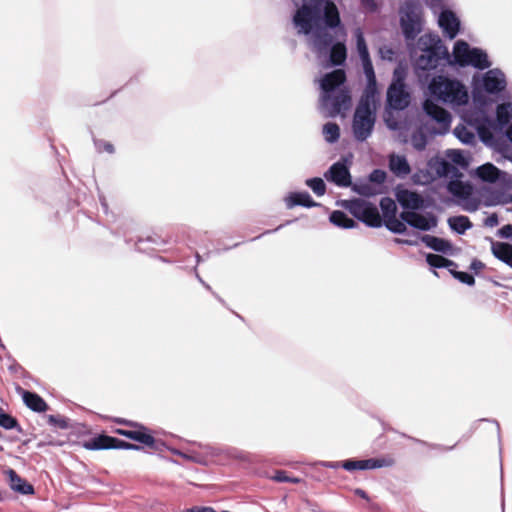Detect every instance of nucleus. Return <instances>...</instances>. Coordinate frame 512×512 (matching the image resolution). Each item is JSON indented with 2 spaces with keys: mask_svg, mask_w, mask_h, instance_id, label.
<instances>
[{
  "mask_svg": "<svg viewBox=\"0 0 512 512\" xmlns=\"http://www.w3.org/2000/svg\"><path fill=\"white\" fill-rule=\"evenodd\" d=\"M298 34L308 37L309 45L326 67L345 64V30L337 6L331 0H302L293 15Z\"/></svg>",
  "mask_w": 512,
  "mask_h": 512,
  "instance_id": "obj_1",
  "label": "nucleus"
},
{
  "mask_svg": "<svg viewBox=\"0 0 512 512\" xmlns=\"http://www.w3.org/2000/svg\"><path fill=\"white\" fill-rule=\"evenodd\" d=\"M428 90L430 98L423 102V110L440 124L441 131L438 133L443 134L449 130L452 117L436 101L452 106H464L469 101L468 91L459 80L443 75L434 76L428 85Z\"/></svg>",
  "mask_w": 512,
  "mask_h": 512,
  "instance_id": "obj_2",
  "label": "nucleus"
},
{
  "mask_svg": "<svg viewBox=\"0 0 512 512\" xmlns=\"http://www.w3.org/2000/svg\"><path fill=\"white\" fill-rule=\"evenodd\" d=\"M345 82L346 73L343 69L326 73L320 80L319 110L325 117H336L350 108L351 96Z\"/></svg>",
  "mask_w": 512,
  "mask_h": 512,
  "instance_id": "obj_3",
  "label": "nucleus"
},
{
  "mask_svg": "<svg viewBox=\"0 0 512 512\" xmlns=\"http://www.w3.org/2000/svg\"><path fill=\"white\" fill-rule=\"evenodd\" d=\"M410 55L415 59V68L422 71L436 69L442 62L451 63V55L442 43L439 35L425 33L421 35L416 44L409 46Z\"/></svg>",
  "mask_w": 512,
  "mask_h": 512,
  "instance_id": "obj_4",
  "label": "nucleus"
},
{
  "mask_svg": "<svg viewBox=\"0 0 512 512\" xmlns=\"http://www.w3.org/2000/svg\"><path fill=\"white\" fill-rule=\"evenodd\" d=\"M376 122L375 98L371 93L362 95L352 120V132L359 142L366 141L372 134Z\"/></svg>",
  "mask_w": 512,
  "mask_h": 512,
  "instance_id": "obj_5",
  "label": "nucleus"
},
{
  "mask_svg": "<svg viewBox=\"0 0 512 512\" xmlns=\"http://www.w3.org/2000/svg\"><path fill=\"white\" fill-rule=\"evenodd\" d=\"M476 176L483 182L499 186V189L492 192V200L495 204H504L510 200V196L506 193L509 186L507 173L492 163H485L476 169Z\"/></svg>",
  "mask_w": 512,
  "mask_h": 512,
  "instance_id": "obj_6",
  "label": "nucleus"
},
{
  "mask_svg": "<svg viewBox=\"0 0 512 512\" xmlns=\"http://www.w3.org/2000/svg\"><path fill=\"white\" fill-rule=\"evenodd\" d=\"M349 211L354 218L368 227L380 228L383 225V219L380 216L377 206L371 202L355 199L351 201Z\"/></svg>",
  "mask_w": 512,
  "mask_h": 512,
  "instance_id": "obj_7",
  "label": "nucleus"
},
{
  "mask_svg": "<svg viewBox=\"0 0 512 512\" xmlns=\"http://www.w3.org/2000/svg\"><path fill=\"white\" fill-rule=\"evenodd\" d=\"M118 423H122L133 427H139L138 430L117 429L116 433L121 436H124L138 443L144 444L156 451H162L163 447L165 446L162 440L155 439L152 435L148 434L146 432V427H144L143 425H139L128 420H118Z\"/></svg>",
  "mask_w": 512,
  "mask_h": 512,
  "instance_id": "obj_8",
  "label": "nucleus"
},
{
  "mask_svg": "<svg viewBox=\"0 0 512 512\" xmlns=\"http://www.w3.org/2000/svg\"><path fill=\"white\" fill-rule=\"evenodd\" d=\"M351 156L342 157L339 161L335 162L324 173L327 181L339 186L349 187L352 183L350 174Z\"/></svg>",
  "mask_w": 512,
  "mask_h": 512,
  "instance_id": "obj_9",
  "label": "nucleus"
},
{
  "mask_svg": "<svg viewBox=\"0 0 512 512\" xmlns=\"http://www.w3.org/2000/svg\"><path fill=\"white\" fill-rule=\"evenodd\" d=\"M410 95L405 86L390 84L387 89V105L393 110H404L409 105Z\"/></svg>",
  "mask_w": 512,
  "mask_h": 512,
  "instance_id": "obj_10",
  "label": "nucleus"
},
{
  "mask_svg": "<svg viewBox=\"0 0 512 512\" xmlns=\"http://www.w3.org/2000/svg\"><path fill=\"white\" fill-rule=\"evenodd\" d=\"M482 82L484 90L489 94H498L506 88L505 74L498 68L488 70Z\"/></svg>",
  "mask_w": 512,
  "mask_h": 512,
  "instance_id": "obj_11",
  "label": "nucleus"
},
{
  "mask_svg": "<svg viewBox=\"0 0 512 512\" xmlns=\"http://www.w3.org/2000/svg\"><path fill=\"white\" fill-rule=\"evenodd\" d=\"M439 27L449 38L454 39L460 30V20L454 12L449 9H442L438 17Z\"/></svg>",
  "mask_w": 512,
  "mask_h": 512,
  "instance_id": "obj_12",
  "label": "nucleus"
},
{
  "mask_svg": "<svg viewBox=\"0 0 512 512\" xmlns=\"http://www.w3.org/2000/svg\"><path fill=\"white\" fill-rule=\"evenodd\" d=\"M403 37L408 46L417 38L424 27V20L408 19L399 17Z\"/></svg>",
  "mask_w": 512,
  "mask_h": 512,
  "instance_id": "obj_13",
  "label": "nucleus"
},
{
  "mask_svg": "<svg viewBox=\"0 0 512 512\" xmlns=\"http://www.w3.org/2000/svg\"><path fill=\"white\" fill-rule=\"evenodd\" d=\"M398 203L406 210H419L423 207L424 200L421 195L410 190H400L396 194Z\"/></svg>",
  "mask_w": 512,
  "mask_h": 512,
  "instance_id": "obj_14",
  "label": "nucleus"
},
{
  "mask_svg": "<svg viewBox=\"0 0 512 512\" xmlns=\"http://www.w3.org/2000/svg\"><path fill=\"white\" fill-rule=\"evenodd\" d=\"M388 166L390 171L398 178H404L411 172V167L404 155L390 154Z\"/></svg>",
  "mask_w": 512,
  "mask_h": 512,
  "instance_id": "obj_15",
  "label": "nucleus"
},
{
  "mask_svg": "<svg viewBox=\"0 0 512 512\" xmlns=\"http://www.w3.org/2000/svg\"><path fill=\"white\" fill-rule=\"evenodd\" d=\"M6 474L8 476L9 486L13 491L22 495L34 494L35 490L33 485H31L25 479L20 477L15 470L8 469L6 471Z\"/></svg>",
  "mask_w": 512,
  "mask_h": 512,
  "instance_id": "obj_16",
  "label": "nucleus"
},
{
  "mask_svg": "<svg viewBox=\"0 0 512 512\" xmlns=\"http://www.w3.org/2000/svg\"><path fill=\"white\" fill-rule=\"evenodd\" d=\"M285 203L288 209L295 206H302L305 208H312L320 204L315 202L307 191L292 192L285 198Z\"/></svg>",
  "mask_w": 512,
  "mask_h": 512,
  "instance_id": "obj_17",
  "label": "nucleus"
},
{
  "mask_svg": "<svg viewBox=\"0 0 512 512\" xmlns=\"http://www.w3.org/2000/svg\"><path fill=\"white\" fill-rule=\"evenodd\" d=\"M437 224L438 219L433 213L427 212L425 215H422L415 211L410 227L420 231H430L434 229Z\"/></svg>",
  "mask_w": 512,
  "mask_h": 512,
  "instance_id": "obj_18",
  "label": "nucleus"
},
{
  "mask_svg": "<svg viewBox=\"0 0 512 512\" xmlns=\"http://www.w3.org/2000/svg\"><path fill=\"white\" fill-rule=\"evenodd\" d=\"M399 16L408 19L424 20L420 0H405L399 9Z\"/></svg>",
  "mask_w": 512,
  "mask_h": 512,
  "instance_id": "obj_19",
  "label": "nucleus"
},
{
  "mask_svg": "<svg viewBox=\"0 0 512 512\" xmlns=\"http://www.w3.org/2000/svg\"><path fill=\"white\" fill-rule=\"evenodd\" d=\"M491 252L495 258L512 268V244L491 240Z\"/></svg>",
  "mask_w": 512,
  "mask_h": 512,
  "instance_id": "obj_20",
  "label": "nucleus"
},
{
  "mask_svg": "<svg viewBox=\"0 0 512 512\" xmlns=\"http://www.w3.org/2000/svg\"><path fill=\"white\" fill-rule=\"evenodd\" d=\"M491 62L488 59L487 53L481 49L474 47L470 52V56L467 61H465L466 66H472L478 70H485L491 66Z\"/></svg>",
  "mask_w": 512,
  "mask_h": 512,
  "instance_id": "obj_21",
  "label": "nucleus"
},
{
  "mask_svg": "<svg viewBox=\"0 0 512 512\" xmlns=\"http://www.w3.org/2000/svg\"><path fill=\"white\" fill-rule=\"evenodd\" d=\"M420 240L435 252L446 254L452 249V244L448 240L436 236L425 234L420 237Z\"/></svg>",
  "mask_w": 512,
  "mask_h": 512,
  "instance_id": "obj_22",
  "label": "nucleus"
},
{
  "mask_svg": "<svg viewBox=\"0 0 512 512\" xmlns=\"http://www.w3.org/2000/svg\"><path fill=\"white\" fill-rule=\"evenodd\" d=\"M472 48L464 40H458L453 48V60L450 64H456L460 67H465V61L468 60Z\"/></svg>",
  "mask_w": 512,
  "mask_h": 512,
  "instance_id": "obj_23",
  "label": "nucleus"
},
{
  "mask_svg": "<svg viewBox=\"0 0 512 512\" xmlns=\"http://www.w3.org/2000/svg\"><path fill=\"white\" fill-rule=\"evenodd\" d=\"M363 72L367 79V87L364 91L363 95H368L371 93L372 98H375V94L377 92L376 89V75L374 71V67L371 61V58L361 59Z\"/></svg>",
  "mask_w": 512,
  "mask_h": 512,
  "instance_id": "obj_24",
  "label": "nucleus"
},
{
  "mask_svg": "<svg viewBox=\"0 0 512 512\" xmlns=\"http://www.w3.org/2000/svg\"><path fill=\"white\" fill-rule=\"evenodd\" d=\"M22 398L25 405L34 412H45L48 409L47 403L38 394L24 390Z\"/></svg>",
  "mask_w": 512,
  "mask_h": 512,
  "instance_id": "obj_25",
  "label": "nucleus"
},
{
  "mask_svg": "<svg viewBox=\"0 0 512 512\" xmlns=\"http://www.w3.org/2000/svg\"><path fill=\"white\" fill-rule=\"evenodd\" d=\"M84 447L88 450H104L112 449L113 437L105 434L97 435L84 443Z\"/></svg>",
  "mask_w": 512,
  "mask_h": 512,
  "instance_id": "obj_26",
  "label": "nucleus"
},
{
  "mask_svg": "<svg viewBox=\"0 0 512 512\" xmlns=\"http://www.w3.org/2000/svg\"><path fill=\"white\" fill-rule=\"evenodd\" d=\"M447 190L453 196L461 199H466L471 194L470 185L458 179H451L447 184Z\"/></svg>",
  "mask_w": 512,
  "mask_h": 512,
  "instance_id": "obj_27",
  "label": "nucleus"
},
{
  "mask_svg": "<svg viewBox=\"0 0 512 512\" xmlns=\"http://www.w3.org/2000/svg\"><path fill=\"white\" fill-rule=\"evenodd\" d=\"M330 222L340 228L351 229L357 226V222L341 210H335L330 214Z\"/></svg>",
  "mask_w": 512,
  "mask_h": 512,
  "instance_id": "obj_28",
  "label": "nucleus"
},
{
  "mask_svg": "<svg viewBox=\"0 0 512 512\" xmlns=\"http://www.w3.org/2000/svg\"><path fill=\"white\" fill-rule=\"evenodd\" d=\"M447 223L451 230L459 235L464 234L467 230L472 228L473 224L467 216H451L448 218Z\"/></svg>",
  "mask_w": 512,
  "mask_h": 512,
  "instance_id": "obj_29",
  "label": "nucleus"
},
{
  "mask_svg": "<svg viewBox=\"0 0 512 512\" xmlns=\"http://www.w3.org/2000/svg\"><path fill=\"white\" fill-rule=\"evenodd\" d=\"M512 119V104H499L496 109V123L500 129L508 128Z\"/></svg>",
  "mask_w": 512,
  "mask_h": 512,
  "instance_id": "obj_30",
  "label": "nucleus"
},
{
  "mask_svg": "<svg viewBox=\"0 0 512 512\" xmlns=\"http://www.w3.org/2000/svg\"><path fill=\"white\" fill-rule=\"evenodd\" d=\"M426 262L433 268L458 267L454 261L433 253L426 254Z\"/></svg>",
  "mask_w": 512,
  "mask_h": 512,
  "instance_id": "obj_31",
  "label": "nucleus"
},
{
  "mask_svg": "<svg viewBox=\"0 0 512 512\" xmlns=\"http://www.w3.org/2000/svg\"><path fill=\"white\" fill-rule=\"evenodd\" d=\"M383 224L385 227L394 234H407V226L396 218V215L393 217H390L386 220H383Z\"/></svg>",
  "mask_w": 512,
  "mask_h": 512,
  "instance_id": "obj_32",
  "label": "nucleus"
},
{
  "mask_svg": "<svg viewBox=\"0 0 512 512\" xmlns=\"http://www.w3.org/2000/svg\"><path fill=\"white\" fill-rule=\"evenodd\" d=\"M453 133L463 144H472L475 140L474 133L463 124L457 125Z\"/></svg>",
  "mask_w": 512,
  "mask_h": 512,
  "instance_id": "obj_33",
  "label": "nucleus"
},
{
  "mask_svg": "<svg viewBox=\"0 0 512 512\" xmlns=\"http://www.w3.org/2000/svg\"><path fill=\"white\" fill-rule=\"evenodd\" d=\"M380 208L383 214V220L393 217L397 213V206L395 201L390 197H383L380 200Z\"/></svg>",
  "mask_w": 512,
  "mask_h": 512,
  "instance_id": "obj_34",
  "label": "nucleus"
},
{
  "mask_svg": "<svg viewBox=\"0 0 512 512\" xmlns=\"http://www.w3.org/2000/svg\"><path fill=\"white\" fill-rule=\"evenodd\" d=\"M394 464V460L391 458H369L364 459V470H372L382 467H391Z\"/></svg>",
  "mask_w": 512,
  "mask_h": 512,
  "instance_id": "obj_35",
  "label": "nucleus"
},
{
  "mask_svg": "<svg viewBox=\"0 0 512 512\" xmlns=\"http://www.w3.org/2000/svg\"><path fill=\"white\" fill-rule=\"evenodd\" d=\"M323 135L328 143H335L340 137V128L334 122H328L323 126Z\"/></svg>",
  "mask_w": 512,
  "mask_h": 512,
  "instance_id": "obj_36",
  "label": "nucleus"
},
{
  "mask_svg": "<svg viewBox=\"0 0 512 512\" xmlns=\"http://www.w3.org/2000/svg\"><path fill=\"white\" fill-rule=\"evenodd\" d=\"M428 143L427 136L422 129L414 131L411 135V144L417 151H422Z\"/></svg>",
  "mask_w": 512,
  "mask_h": 512,
  "instance_id": "obj_37",
  "label": "nucleus"
},
{
  "mask_svg": "<svg viewBox=\"0 0 512 512\" xmlns=\"http://www.w3.org/2000/svg\"><path fill=\"white\" fill-rule=\"evenodd\" d=\"M355 38H356V48H357V52L360 57V60L369 58L370 54H369L368 47H367V44H366V41H365V38H364V35H363L361 29H359V28L356 29Z\"/></svg>",
  "mask_w": 512,
  "mask_h": 512,
  "instance_id": "obj_38",
  "label": "nucleus"
},
{
  "mask_svg": "<svg viewBox=\"0 0 512 512\" xmlns=\"http://www.w3.org/2000/svg\"><path fill=\"white\" fill-rule=\"evenodd\" d=\"M0 426L7 430L16 429L19 432H21V430H22L17 419L11 415L5 413L1 409H0Z\"/></svg>",
  "mask_w": 512,
  "mask_h": 512,
  "instance_id": "obj_39",
  "label": "nucleus"
},
{
  "mask_svg": "<svg viewBox=\"0 0 512 512\" xmlns=\"http://www.w3.org/2000/svg\"><path fill=\"white\" fill-rule=\"evenodd\" d=\"M306 185L312 189L317 196H322L326 192V184L320 177H313L306 180Z\"/></svg>",
  "mask_w": 512,
  "mask_h": 512,
  "instance_id": "obj_40",
  "label": "nucleus"
},
{
  "mask_svg": "<svg viewBox=\"0 0 512 512\" xmlns=\"http://www.w3.org/2000/svg\"><path fill=\"white\" fill-rule=\"evenodd\" d=\"M436 173L440 177H447L451 174L455 175L457 173V169L450 162L441 159L437 162Z\"/></svg>",
  "mask_w": 512,
  "mask_h": 512,
  "instance_id": "obj_41",
  "label": "nucleus"
},
{
  "mask_svg": "<svg viewBox=\"0 0 512 512\" xmlns=\"http://www.w3.org/2000/svg\"><path fill=\"white\" fill-rule=\"evenodd\" d=\"M146 242L156 246L165 244V241L159 236H148L146 238L139 237L135 243L136 250L140 252L146 251V249L142 247V244Z\"/></svg>",
  "mask_w": 512,
  "mask_h": 512,
  "instance_id": "obj_42",
  "label": "nucleus"
},
{
  "mask_svg": "<svg viewBox=\"0 0 512 512\" xmlns=\"http://www.w3.org/2000/svg\"><path fill=\"white\" fill-rule=\"evenodd\" d=\"M342 468L347 471H354V470H364V459L357 460V459H348L344 460L342 464Z\"/></svg>",
  "mask_w": 512,
  "mask_h": 512,
  "instance_id": "obj_43",
  "label": "nucleus"
},
{
  "mask_svg": "<svg viewBox=\"0 0 512 512\" xmlns=\"http://www.w3.org/2000/svg\"><path fill=\"white\" fill-rule=\"evenodd\" d=\"M452 276L461 283H464L468 286H473L475 284L474 276L468 272H452Z\"/></svg>",
  "mask_w": 512,
  "mask_h": 512,
  "instance_id": "obj_44",
  "label": "nucleus"
},
{
  "mask_svg": "<svg viewBox=\"0 0 512 512\" xmlns=\"http://www.w3.org/2000/svg\"><path fill=\"white\" fill-rule=\"evenodd\" d=\"M93 141H94L95 148L99 153L104 151L109 154H113L115 152V149H114V146L112 143L107 142L102 139H94Z\"/></svg>",
  "mask_w": 512,
  "mask_h": 512,
  "instance_id": "obj_45",
  "label": "nucleus"
},
{
  "mask_svg": "<svg viewBox=\"0 0 512 512\" xmlns=\"http://www.w3.org/2000/svg\"><path fill=\"white\" fill-rule=\"evenodd\" d=\"M387 174L382 169H374L369 174V181L375 184H383L386 180Z\"/></svg>",
  "mask_w": 512,
  "mask_h": 512,
  "instance_id": "obj_46",
  "label": "nucleus"
},
{
  "mask_svg": "<svg viewBox=\"0 0 512 512\" xmlns=\"http://www.w3.org/2000/svg\"><path fill=\"white\" fill-rule=\"evenodd\" d=\"M273 480L277 482H290V483H299L300 479L295 477H290L287 475L286 471L278 470L275 472V475L272 477Z\"/></svg>",
  "mask_w": 512,
  "mask_h": 512,
  "instance_id": "obj_47",
  "label": "nucleus"
},
{
  "mask_svg": "<svg viewBox=\"0 0 512 512\" xmlns=\"http://www.w3.org/2000/svg\"><path fill=\"white\" fill-rule=\"evenodd\" d=\"M133 225V222L130 220H123L119 224V226L116 228V234L123 235L125 237V242L129 243L131 241L130 238L127 237V231L131 228Z\"/></svg>",
  "mask_w": 512,
  "mask_h": 512,
  "instance_id": "obj_48",
  "label": "nucleus"
},
{
  "mask_svg": "<svg viewBox=\"0 0 512 512\" xmlns=\"http://www.w3.org/2000/svg\"><path fill=\"white\" fill-rule=\"evenodd\" d=\"M405 77L406 73L401 68H396L393 72V81L391 84H398L401 86H405Z\"/></svg>",
  "mask_w": 512,
  "mask_h": 512,
  "instance_id": "obj_49",
  "label": "nucleus"
},
{
  "mask_svg": "<svg viewBox=\"0 0 512 512\" xmlns=\"http://www.w3.org/2000/svg\"><path fill=\"white\" fill-rule=\"evenodd\" d=\"M497 236L512 241V224H506L498 229Z\"/></svg>",
  "mask_w": 512,
  "mask_h": 512,
  "instance_id": "obj_50",
  "label": "nucleus"
},
{
  "mask_svg": "<svg viewBox=\"0 0 512 512\" xmlns=\"http://www.w3.org/2000/svg\"><path fill=\"white\" fill-rule=\"evenodd\" d=\"M361 6L368 13H374L378 9V5L375 0H360Z\"/></svg>",
  "mask_w": 512,
  "mask_h": 512,
  "instance_id": "obj_51",
  "label": "nucleus"
},
{
  "mask_svg": "<svg viewBox=\"0 0 512 512\" xmlns=\"http://www.w3.org/2000/svg\"><path fill=\"white\" fill-rule=\"evenodd\" d=\"M379 53L382 59L392 61L395 55V51L389 46H383L379 49Z\"/></svg>",
  "mask_w": 512,
  "mask_h": 512,
  "instance_id": "obj_52",
  "label": "nucleus"
},
{
  "mask_svg": "<svg viewBox=\"0 0 512 512\" xmlns=\"http://www.w3.org/2000/svg\"><path fill=\"white\" fill-rule=\"evenodd\" d=\"M414 213L415 211L414 210H411V211H402L399 215L400 217V221H402L405 225H409L410 226V223L412 222V218L414 216Z\"/></svg>",
  "mask_w": 512,
  "mask_h": 512,
  "instance_id": "obj_53",
  "label": "nucleus"
},
{
  "mask_svg": "<svg viewBox=\"0 0 512 512\" xmlns=\"http://www.w3.org/2000/svg\"><path fill=\"white\" fill-rule=\"evenodd\" d=\"M355 191H356L358 194H360V195H362V196H366V197L372 196V195H374V193H375V192L373 191V189H372L369 185H367V184H365V185H361L360 187L355 188Z\"/></svg>",
  "mask_w": 512,
  "mask_h": 512,
  "instance_id": "obj_54",
  "label": "nucleus"
},
{
  "mask_svg": "<svg viewBox=\"0 0 512 512\" xmlns=\"http://www.w3.org/2000/svg\"><path fill=\"white\" fill-rule=\"evenodd\" d=\"M484 224L487 226V227H495L499 224V218H498V215L496 213H492L491 215H489L485 221H484Z\"/></svg>",
  "mask_w": 512,
  "mask_h": 512,
  "instance_id": "obj_55",
  "label": "nucleus"
},
{
  "mask_svg": "<svg viewBox=\"0 0 512 512\" xmlns=\"http://www.w3.org/2000/svg\"><path fill=\"white\" fill-rule=\"evenodd\" d=\"M129 442L121 440L119 438L113 437V447L112 449H123L128 450Z\"/></svg>",
  "mask_w": 512,
  "mask_h": 512,
  "instance_id": "obj_56",
  "label": "nucleus"
},
{
  "mask_svg": "<svg viewBox=\"0 0 512 512\" xmlns=\"http://www.w3.org/2000/svg\"><path fill=\"white\" fill-rule=\"evenodd\" d=\"M48 421L50 424H53V425H56L60 428H66L67 427V423L64 419H60L54 415H50L49 418H48Z\"/></svg>",
  "mask_w": 512,
  "mask_h": 512,
  "instance_id": "obj_57",
  "label": "nucleus"
},
{
  "mask_svg": "<svg viewBox=\"0 0 512 512\" xmlns=\"http://www.w3.org/2000/svg\"><path fill=\"white\" fill-rule=\"evenodd\" d=\"M485 267L484 263L478 259H473L470 264V269L473 270L476 274L481 271Z\"/></svg>",
  "mask_w": 512,
  "mask_h": 512,
  "instance_id": "obj_58",
  "label": "nucleus"
},
{
  "mask_svg": "<svg viewBox=\"0 0 512 512\" xmlns=\"http://www.w3.org/2000/svg\"><path fill=\"white\" fill-rule=\"evenodd\" d=\"M432 9L443 8L446 0H425Z\"/></svg>",
  "mask_w": 512,
  "mask_h": 512,
  "instance_id": "obj_59",
  "label": "nucleus"
},
{
  "mask_svg": "<svg viewBox=\"0 0 512 512\" xmlns=\"http://www.w3.org/2000/svg\"><path fill=\"white\" fill-rule=\"evenodd\" d=\"M187 512H216L212 507H192Z\"/></svg>",
  "mask_w": 512,
  "mask_h": 512,
  "instance_id": "obj_60",
  "label": "nucleus"
},
{
  "mask_svg": "<svg viewBox=\"0 0 512 512\" xmlns=\"http://www.w3.org/2000/svg\"><path fill=\"white\" fill-rule=\"evenodd\" d=\"M343 461H336V462H325L323 465L327 468L331 469H337L342 468Z\"/></svg>",
  "mask_w": 512,
  "mask_h": 512,
  "instance_id": "obj_61",
  "label": "nucleus"
},
{
  "mask_svg": "<svg viewBox=\"0 0 512 512\" xmlns=\"http://www.w3.org/2000/svg\"><path fill=\"white\" fill-rule=\"evenodd\" d=\"M416 238L415 239H406L407 246H417L419 244L418 238L421 236L418 233H415Z\"/></svg>",
  "mask_w": 512,
  "mask_h": 512,
  "instance_id": "obj_62",
  "label": "nucleus"
},
{
  "mask_svg": "<svg viewBox=\"0 0 512 512\" xmlns=\"http://www.w3.org/2000/svg\"><path fill=\"white\" fill-rule=\"evenodd\" d=\"M100 203H101V207L103 209V212L105 214H108V204H107V201H106L105 197L100 196Z\"/></svg>",
  "mask_w": 512,
  "mask_h": 512,
  "instance_id": "obj_63",
  "label": "nucleus"
},
{
  "mask_svg": "<svg viewBox=\"0 0 512 512\" xmlns=\"http://www.w3.org/2000/svg\"><path fill=\"white\" fill-rule=\"evenodd\" d=\"M454 157L453 161L457 164H462V155L459 151H453Z\"/></svg>",
  "mask_w": 512,
  "mask_h": 512,
  "instance_id": "obj_64",
  "label": "nucleus"
}]
</instances>
